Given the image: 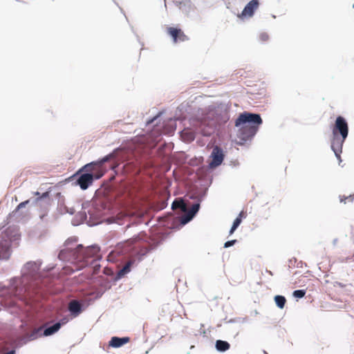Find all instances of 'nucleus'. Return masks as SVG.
Listing matches in <instances>:
<instances>
[{"label":"nucleus","instance_id":"35","mask_svg":"<svg viewBox=\"0 0 354 354\" xmlns=\"http://www.w3.org/2000/svg\"><path fill=\"white\" fill-rule=\"evenodd\" d=\"M237 242H238L237 239H232V240L227 241L224 243L223 248H229L230 247L234 246Z\"/></svg>","mask_w":354,"mask_h":354},{"label":"nucleus","instance_id":"52","mask_svg":"<svg viewBox=\"0 0 354 354\" xmlns=\"http://www.w3.org/2000/svg\"><path fill=\"white\" fill-rule=\"evenodd\" d=\"M93 162H95V166H97V165L100 166L104 164L100 158H99L98 159H97L95 160H93Z\"/></svg>","mask_w":354,"mask_h":354},{"label":"nucleus","instance_id":"27","mask_svg":"<svg viewBox=\"0 0 354 354\" xmlns=\"http://www.w3.org/2000/svg\"><path fill=\"white\" fill-rule=\"evenodd\" d=\"M30 342L26 336L19 338L16 342L15 349H19L24 345L28 344Z\"/></svg>","mask_w":354,"mask_h":354},{"label":"nucleus","instance_id":"64","mask_svg":"<svg viewBox=\"0 0 354 354\" xmlns=\"http://www.w3.org/2000/svg\"><path fill=\"white\" fill-rule=\"evenodd\" d=\"M263 353L264 354H268L267 351H266L265 350L263 351Z\"/></svg>","mask_w":354,"mask_h":354},{"label":"nucleus","instance_id":"47","mask_svg":"<svg viewBox=\"0 0 354 354\" xmlns=\"http://www.w3.org/2000/svg\"><path fill=\"white\" fill-rule=\"evenodd\" d=\"M333 285L334 287L338 286V287H339L341 288H344L346 287V286H347L346 284L343 283L339 282V281H335V282L333 283Z\"/></svg>","mask_w":354,"mask_h":354},{"label":"nucleus","instance_id":"36","mask_svg":"<svg viewBox=\"0 0 354 354\" xmlns=\"http://www.w3.org/2000/svg\"><path fill=\"white\" fill-rule=\"evenodd\" d=\"M248 317H236L229 320V323H244L247 321Z\"/></svg>","mask_w":354,"mask_h":354},{"label":"nucleus","instance_id":"28","mask_svg":"<svg viewBox=\"0 0 354 354\" xmlns=\"http://www.w3.org/2000/svg\"><path fill=\"white\" fill-rule=\"evenodd\" d=\"M342 148H343V147H342L340 148V149H338V148H337L335 147H333V145H330V149L334 152V154H335L336 158L338 160L339 165H340V163L342 162V160L341 158V154L342 153Z\"/></svg>","mask_w":354,"mask_h":354},{"label":"nucleus","instance_id":"39","mask_svg":"<svg viewBox=\"0 0 354 354\" xmlns=\"http://www.w3.org/2000/svg\"><path fill=\"white\" fill-rule=\"evenodd\" d=\"M225 165V163H224ZM227 165L231 167L232 168H236L238 167L240 165L238 160H231L228 162H226Z\"/></svg>","mask_w":354,"mask_h":354},{"label":"nucleus","instance_id":"10","mask_svg":"<svg viewBox=\"0 0 354 354\" xmlns=\"http://www.w3.org/2000/svg\"><path fill=\"white\" fill-rule=\"evenodd\" d=\"M166 32L170 37L173 43L174 44H176L179 41H185L189 39L188 37L178 26L167 27Z\"/></svg>","mask_w":354,"mask_h":354},{"label":"nucleus","instance_id":"9","mask_svg":"<svg viewBox=\"0 0 354 354\" xmlns=\"http://www.w3.org/2000/svg\"><path fill=\"white\" fill-rule=\"evenodd\" d=\"M205 193L204 192L201 196H200L199 200L195 204H194L188 212L184 215L180 219V224L182 225H185L189 222H191L198 214L200 209L201 204L204 201V196Z\"/></svg>","mask_w":354,"mask_h":354},{"label":"nucleus","instance_id":"53","mask_svg":"<svg viewBox=\"0 0 354 354\" xmlns=\"http://www.w3.org/2000/svg\"><path fill=\"white\" fill-rule=\"evenodd\" d=\"M93 162H95V166H97V165L100 166L104 164L100 158H99L98 159H97L95 160H93Z\"/></svg>","mask_w":354,"mask_h":354},{"label":"nucleus","instance_id":"4","mask_svg":"<svg viewBox=\"0 0 354 354\" xmlns=\"http://www.w3.org/2000/svg\"><path fill=\"white\" fill-rule=\"evenodd\" d=\"M78 241L77 236L68 238L62 248L58 252L57 258L63 262L71 261L78 255V250L84 248L82 244H76Z\"/></svg>","mask_w":354,"mask_h":354},{"label":"nucleus","instance_id":"40","mask_svg":"<svg viewBox=\"0 0 354 354\" xmlns=\"http://www.w3.org/2000/svg\"><path fill=\"white\" fill-rule=\"evenodd\" d=\"M259 39L262 42L266 41L269 39V35L267 32H261L259 37Z\"/></svg>","mask_w":354,"mask_h":354},{"label":"nucleus","instance_id":"46","mask_svg":"<svg viewBox=\"0 0 354 354\" xmlns=\"http://www.w3.org/2000/svg\"><path fill=\"white\" fill-rule=\"evenodd\" d=\"M56 266H57V265H56V264L50 263V264H48V265L46 267L45 270H47V271H50H50H53V270H55Z\"/></svg>","mask_w":354,"mask_h":354},{"label":"nucleus","instance_id":"18","mask_svg":"<svg viewBox=\"0 0 354 354\" xmlns=\"http://www.w3.org/2000/svg\"><path fill=\"white\" fill-rule=\"evenodd\" d=\"M178 8L185 15H188L191 11L194 10V5L190 0H184L182 4L178 6Z\"/></svg>","mask_w":354,"mask_h":354},{"label":"nucleus","instance_id":"22","mask_svg":"<svg viewBox=\"0 0 354 354\" xmlns=\"http://www.w3.org/2000/svg\"><path fill=\"white\" fill-rule=\"evenodd\" d=\"M42 332H43L42 327H39V328L35 329L30 334H28L27 335H26V337H27L28 341L30 342L37 340L40 337H44Z\"/></svg>","mask_w":354,"mask_h":354},{"label":"nucleus","instance_id":"17","mask_svg":"<svg viewBox=\"0 0 354 354\" xmlns=\"http://www.w3.org/2000/svg\"><path fill=\"white\" fill-rule=\"evenodd\" d=\"M245 215H243L241 212L234 219L231 227L229 230V236L232 235L241 224L243 219L245 218Z\"/></svg>","mask_w":354,"mask_h":354},{"label":"nucleus","instance_id":"33","mask_svg":"<svg viewBox=\"0 0 354 354\" xmlns=\"http://www.w3.org/2000/svg\"><path fill=\"white\" fill-rule=\"evenodd\" d=\"M94 166H95V162L91 161L90 162H88V163L84 165L80 169H77V174L80 173V172H82V171H88V168H91V167H94Z\"/></svg>","mask_w":354,"mask_h":354},{"label":"nucleus","instance_id":"16","mask_svg":"<svg viewBox=\"0 0 354 354\" xmlns=\"http://www.w3.org/2000/svg\"><path fill=\"white\" fill-rule=\"evenodd\" d=\"M230 344L225 340L217 339L215 342L214 347L217 352L225 353L230 348Z\"/></svg>","mask_w":354,"mask_h":354},{"label":"nucleus","instance_id":"58","mask_svg":"<svg viewBox=\"0 0 354 354\" xmlns=\"http://www.w3.org/2000/svg\"><path fill=\"white\" fill-rule=\"evenodd\" d=\"M88 247L93 248H95L96 250H100V247L97 244H93L91 245H89Z\"/></svg>","mask_w":354,"mask_h":354},{"label":"nucleus","instance_id":"20","mask_svg":"<svg viewBox=\"0 0 354 354\" xmlns=\"http://www.w3.org/2000/svg\"><path fill=\"white\" fill-rule=\"evenodd\" d=\"M41 265L39 261H30L24 265V268L30 272H37L39 270Z\"/></svg>","mask_w":354,"mask_h":354},{"label":"nucleus","instance_id":"61","mask_svg":"<svg viewBox=\"0 0 354 354\" xmlns=\"http://www.w3.org/2000/svg\"><path fill=\"white\" fill-rule=\"evenodd\" d=\"M100 178V176H95V180Z\"/></svg>","mask_w":354,"mask_h":354},{"label":"nucleus","instance_id":"38","mask_svg":"<svg viewBox=\"0 0 354 354\" xmlns=\"http://www.w3.org/2000/svg\"><path fill=\"white\" fill-rule=\"evenodd\" d=\"M95 299L94 297L89 298L84 301L83 306L85 307V310L86 308H88L90 305L93 304L95 301Z\"/></svg>","mask_w":354,"mask_h":354},{"label":"nucleus","instance_id":"51","mask_svg":"<svg viewBox=\"0 0 354 354\" xmlns=\"http://www.w3.org/2000/svg\"><path fill=\"white\" fill-rule=\"evenodd\" d=\"M93 162H95V166H97V165L100 166L104 164L100 158H99L98 159H97L95 160H93Z\"/></svg>","mask_w":354,"mask_h":354},{"label":"nucleus","instance_id":"7","mask_svg":"<svg viewBox=\"0 0 354 354\" xmlns=\"http://www.w3.org/2000/svg\"><path fill=\"white\" fill-rule=\"evenodd\" d=\"M225 153L226 151L221 147L216 145L212 148V150L208 156V159L210 160L207 165L209 172H212L213 169L223 164L225 160Z\"/></svg>","mask_w":354,"mask_h":354},{"label":"nucleus","instance_id":"44","mask_svg":"<svg viewBox=\"0 0 354 354\" xmlns=\"http://www.w3.org/2000/svg\"><path fill=\"white\" fill-rule=\"evenodd\" d=\"M179 208L184 212L187 211V205L184 203L183 200L182 198L180 199V206Z\"/></svg>","mask_w":354,"mask_h":354},{"label":"nucleus","instance_id":"13","mask_svg":"<svg viewBox=\"0 0 354 354\" xmlns=\"http://www.w3.org/2000/svg\"><path fill=\"white\" fill-rule=\"evenodd\" d=\"M212 180L213 178L212 177L207 186H205L203 184H201L199 187H197L196 189H194L193 192L188 196L189 198L191 200L196 201V203L198 202V200H199L200 196H201L205 192V200L208 193L209 187L212 184Z\"/></svg>","mask_w":354,"mask_h":354},{"label":"nucleus","instance_id":"45","mask_svg":"<svg viewBox=\"0 0 354 354\" xmlns=\"http://www.w3.org/2000/svg\"><path fill=\"white\" fill-rule=\"evenodd\" d=\"M147 257V253H142L140 254L138 259L135 260L136 263L138 264V263L141 262L145 257Z\"/></svg>","mask_w":354,"mask_h":354},{"label":"nucleus","instance_id":"49","mask_svg":"<svg viewBox=\"0 0 354 354\" xmlns=\"http://www.w3.org/2000/svg\"><path fill=\"white\" fill-rule=\"evenodd\" d=\"M89 206H90V202L88 201H84L82 204V209H83V211H85L86 209L89 207Z\"/></svg>","mask_w":354,"mask_h":354},{"label":"nucleus","instance_id":"3","mask_svg":"<svg viewBox=\"0 0 354 354\" xmlns=\"http://www.w3.org/2000/svg\"><path fill=\"white\" fill-rule=\"evenodd\" d=\"M331 136L330 145L340 149L343 147L349 132V127L346 119L342 115H338L333 123L330 124Z\"/></svg>","mask_w":354,"mask_h":354},{"label":"nucleus","instance_id":"8","mask_svg":"<svg viewBox=\"0 0 354 354\" xmlns=\"http://www.w3.org/2000/svg\"><path fill=\"white\" fill-rule=\"evenodd\" d=\"M53 190V187L48 188L44 192H40L39 191H36L33 192L34 197L30 198L32 201V205L36 206L39 205L42 206L46 205L49 207L51 205V203L53 201L51 197V192Z\"/></svg>","mask_w":354,"mask_h":354},{"label":"nucleus","instance_id":"63","mask_svg":"<svg viewBox=\"0 0 354 354\" xmlns=\"http://www.w3.org/2000/svg\"><path fill=\"white\" fill-rule=\"evenodd\" d=\"M325 283H330V281L329 280H325Z\"/></svg>","mask_w":354,"mask_h":354},{"label":"nucleus","instance_id":"21","mask_svg":"<svg viewBox=\"0 0 354 354\" xmlns=\"http://www.w3.org/2000/svg\"><path fill=\"white\" fill-rule=\"evenodd\" d=\"M87 220V214L85 211L79 212L75 217L73 218L71 223L73 226H77L81 223Z\"/></svg>","mask_w":354,"mask_h":354},{"label":"nucleus","instance_id":"14","mask_svg":"<svg viewBox=\"0 0 354 354\" xmlns=\"http://www.w3.org/2000/svg\"><path fill=\"white\" fill-rule=\"evenodd\" d=\"M68 310L70 315L73 318H75L85 310V307H84L83 304H81L80 301L73 300L69 303Z\"/></svg>","mask_w":354,"mask_h":354},{"label":"nucleus","instance_id":"54","mask_svg":"<svg viewBox=\"0 0 354 354\" xmlns=\"http://www.w3.org/2000/svg\"><path fill=\"white\" fill-rule=\"evenodd\" d=\"M184 0H173V2H174V3L175 4L176 6H178L182 4V2Z\"/></svg>","mask_w":354,"mask_h":354},{"label":"nucleus","instance_id":"1","mask_svg":"<svg viewBox=\"0 0 354 354\" xmlns=\"http://www.w3.org/2000/svg\"><path fill=\"white\" fill-rule=\"evenodd\" d=\"M263 120L261 114L249 111L240 113L234 120V126L238 128L237 145H245L250 142L259 131Z\"/></svg>","mask_w":354,"mask_h":354},{"label":"nucleus","instance_id":"30","mask_svg":"<svg viewBox=\"0 0 354 354\" xmlns=\"http://www.w3.org/2000/svg\"><path fill=\"white\" fill-rule=\"evenodd\" d=\"M112 286H113L109 282V284H107L102 290L97 292L95 294V296L94 297L95 300H97V299H100L102 297V295L104 294V292L106 291L109 290Z\"/></svg>","mask_w":354,"mask_h":354},{"label":"nucleus","instance_id":"6","mask_svg":"<svg viewBox=\"0 0 354 354\" xmlns=\"http://www.w3.org/2000/svg\"><path fill=\"white\" fill-rule=\"evenodd\" d=\"M77 170L71 175V178H76L73 182V186H79L83 191L86 190L95 181V175L89 171H82L77 174Z\"/></svg>","mask_w":354,"mask_h":354},{"label":"nucleus","instance_id":"12","mask_svg":"<svg viewBox=\"0 0 354 354\" xmlns=\"http://www.w3.org/2000/svg\"><path fill=\"white\" fill-rule=\"evenodd\" d=\"M131 266H136V261H129L124 266H123L114 276V277L109 281L112 286H115L119 280L124 278L127 274L131 271Z\"/></svg>","mask_w":354,"mask_h":354},{"label":"nucleus","instance_id":"26","mask_svg":"<svg viewBox=\"0 0 354 354\" xmlns=\"http://www.w3.org/2000/svg\"><path fill=\"white\" fill-rule=\"evenodd\" d=\"M306 290L305 289H297L292 292V297L297 299H302L305 297Z\"/></svg>","mask_w":354,"mask_h":354},{"label":"nucleus","instance_id":"57","mask_svg":"<svg viewBox=\"0 0 354 354\" xmlns=\"http://www.w3.org/2000/svg\"><path fill=\"white\" fill-rule=\"evenodd\" d=\"M55 197L59 201L60 198H62V196L60 192H57L56 194L55 195Z\"/></svg>","mask_w":354,"mask_h":354},{"label":"nucleus","instance_id":"34","mask_svg":"<svg viewBox=\"0 0 354 354\" xmlns=\"http://www.w3.org/2000/svg\"><path fill=\"white\" fill-rule=\"evenodd\" d=\"M28 204H30L32 205V201H30V198L19 203L16 207V211L21 210V209L25 208L26 205H28Z\"/></svg>","mask_w":354,"mask_h":354},{"label":"nucleus","instance_id":"29","mask_svg":"<svg viewBox=\"0 0 354 354\" xmlns=\"http://www.w3.org/2000/svg\"><path fill=\"white\" fill-rule=\"evenodd\" d=\"M339 202L346 204L347 201L353 203L354 200V194H350L348 196L339 195Z\"/></svg>","mask_w":354,"mask_h":354},{"label":"nucleus","instance_id":"5","mask_svg":"<svg viewBox=\"0 0 354 354\" xmlns=\"http://www.w3.org/2000/svg\"><path fill=\"white\" fill-rule=\"evenodd\" d=\"M230 106L225 102H221L216 105L211 104L207 107V111L209 115L218 120L219 122L226 124L230 118Z\"/></svg>","mask_w":354,"mask_h":354},{"label":"nucleus","instance_id":"25","mask_svg":"<svg viewBox=\"0 0 354 354\" xmlns=\"http://www.w3.org/2000/svg\"><path fill=\"white\" fill-rule=\"evenodd\" d=\"M164 113V111H159L156 115L149 117L145 121V126L147 127L152 124L156 120L160 118Z\"/></svg>","mask_w":354,"mask_h":354},{"label":"nucleus","instance_id":"43","mask_svg":"<svg viewBox=\"0 0 354 354\" xmlns=\"http://www.w3.org/2000/svg\"><path fill=\"white\" fill-rule=\"evenodd\" d=\"M69 319L67 317L60 319L56 324H60V328L68 322Z\"/></svg>","mask_w":354,"mask_h":354},{"label":"nucleus","instance_id":"31","mask_svg":"<svg viewBox=\"0 0 354 354\" xmlns=\"http://www.w3.org/2000/svg\"><path fill=\"white\" fill-rule=\"evenodd\" d=\"M59 210L62 214H68L70 215H73L75 213V209L73 207L68 208L66 206H64L63 209L60 207Z\"/></svg>","mask_w":354,"mask_h":354},{"label":"nucleus","instance_id":"19","mask_svg":"<svg viewBox=\"0 0 354 354\" xmlns=\"http://www.w3.org/2000/svg\"><path fill=\"white\" fill-rule=\"evenodd\" d=\"M60 330V324L55 323L52 326L46 327L43 330L42 334L44 337H49L55 335Z\"/></svg>","mask_w":354,"mask_h":354},{"label":"nucleus","instance_id":"32","mask_svg":"<svg viewBox=\"0 0 354 354\" xmlns=\"http://www.w3.org/2000/svg\"><path fill=\"white\" fill-rule=\"evenodd\" d=\"M118 149V148H115V149H113L111 152H110L109 153L102 156V157H100L103 163H105L106 162L109 161L111 158H112L113 156H114V154H115V152Z\"/></svg>","mask_w":354,"mask_h":354},{"label":"nucleus","instance_id":"55","mask_svg":"<svg viewBox=\"0 0 354 354\" xmlns=\"http://www.w3.org/2000/svg\"><path fill=\"white\" fill-rule=\"evenodd\" d=\"M3 354H16V349L12 348Z\"/></svg>","mask_w":354,"mask_h":354},{"label":"nucleus","instance_id":"41","mask_svg":"<svg viewBox=\"0 0 354 354\" xmlns=\"http://www.w3.org/2000/svg\"><path fill=\"white\" fill-rule=\"evenodd\" d=\"M214 128H210L207 131H204L202 134L205 137H210L214 133Z\"/></svg>","mask_w":354,"mask_h":354},{"label":"nucleus","instance_id":"48","mask_svg":"<svg viewBox=\"0 0 354 354\" xmlns=\"http://www.w3.org/2000/svg\"><path fill=\"white\" fill-rule=\"evenodd\" d=\"M289 267L295 266V263H297V259L295 257H293L288 261Z\"/></svg>","mask_w":354,"mask_h":354},{"label":"nucleus","instance_id":"50","mask_svg":"<svg viewBox=\"0 0 354 354\" xmlns=\"http://www.w3.org/2000/svg\"><path fill=\"white\" fill-rule=\"evenodd\" d=\"M48 215V209H46L44 212L39 215V218L41 221H44L45 217Z\"/></svg>","mask_w":354,"mask_h":354},{"label":"nucleus","instance_id":"37","mask_svg":"<svg viewBox=\"0 0 354 354\" xmlns=\"http://www.w3.org/2000/svg\"><path fill=\"white\" fill-rule=\"evenodd\" d=\"M95 299L94 297L89 298L84 301L83 306L85 307V310L86 308H88L90 305L93 304L95 301Z\"/></svg>","mask_w":354,"mask_h":354},{"label":"nucleus","instance_id":"15","mask_svg":"<svg viewBox=\"0 0 354 354\" xmlns=\"http://www.w3.org/2000/svg\"><path fill=\"white\" fill-rule=\"evenodd\" d=\"M130 339L131 338L128 336H113L109 341V346L113 348H119L129 343Z\"/></svg>","mask_w":354,"mask_h":354},{"label":"nucleus","instance_id":"24","mask_svg":"<svg viewBox=\"0 0 354 354\" xmlns=\"http://www.w3.org/2000/svg\"><path fill=\"white\" fill-rule=\"evenodd\" d=\"M276 306L279 309H283L286 304V298L283 295H277L274 297Z\"/></svg>","mask_w":354,"mask_h":354},{"label":"nucleus","instance_id":"11","mask_svg":"<svg viewBox=\"0 0 354 354\" xmlns=\"http://www.w3.org/2000/svg\"><path fill=\"white\" fill-rule=\"evenodd\" d=\"M259 0H250L244 6L243 10L239 15V17L241 19H244L253 17L257 10L259 8Z\"/></svg>","mask_w":354,"mask_h":354},{"label":"nucleus","instance_id":"23","mask_svg":"<svg viewBox=\"0 0 354 354\" xmlns=\"http://www.w3.org/2000/svg\"><path fill=\"white\" fill-rule=\"evenodd\" d=\"M22 216V212H21L20 210L16 211L15 208L12 212L8 214L6 217V220L4 222H6V225H8L12 220L19 221V220L21 218Z\"/></svg>","mask_w":354,"mask_h":354},{"label":"nucleus","instance_id":"59","mask_svg":"<svg viewBox=\"0 0 354 354\" xmlns=\"http://www.w3.org/2000/svg\"><path fill=\"white\" fill-rule=\"evenodd\" d=\"M337 241H338V239H337V238H335V239H334L333 240L332 243H333V245L334 247L337 245Z\"/></svg>","mask_w":354,"mask_h":354},{"label":"nucleus","instance_id":"60","mask_svg":"<svg viewBox=\"0 0 354 354\" xmlns=\"http://www.w3.org/2000/svg\"><path fill=\"white\" fill-rule=\"evenodd\" d=\"M303 262L301 261H299L297 264V268H302Z\"/></svg>","mask_w":354,"mask_h":354},{"label":"nucleus","instance_id":"62","mask_svg":"<svg viewBox=\"0 0 354 354\" xmlns=\"http://www.w3.org/2000/svg\"><path fill=\"white\" fill-rule=\"evenodd\" d=\"M259 314L258 311L257 310H254V315Z\"/></svg>","mask_w":354,"mask_h":354},{"label":"nucleus","instance_id":"2","mask_svg":"<svg viewBox=\"0 0 354 354\" xmlns=\"http://www.w3.org/2000/svg\"><path fill=\"white\" fill-rule=\"evenodd\" d=\"M21 234L18 225H10L1 232L0 241V261H7L12 254V248L18 245Z\"/></svg>","mask_w":354,"mask_h":354},{"label":"nucleus","instance_id":"42","mask_svg":"<svg viewBox=\"0 0 354 354\" xmlns=\"http://www.w3.org/2000/svg\"><path fill=\"white\" fill-rule=\"evenodd\" d=\"M180 206V199H175L171 203V208L172 209H175L176 208H179Z\"/></svg>","mask_w":354,"mask_h":354},{"label":"nucleus","instance_id":"56","mask_svg":"<svg viewBox=\"0 0 354 354\" xmlns=\"http://www.w3.org/2000/svg\"><path fill=\"white\" fill-rule=\"evenodd\" d=\"M75 179H76V178H71V176L68 178H66V181L71 182L73 183V182H74L75 180Z\"/></svg>","mask_w":354,"mask_h":354}]
</instances>
